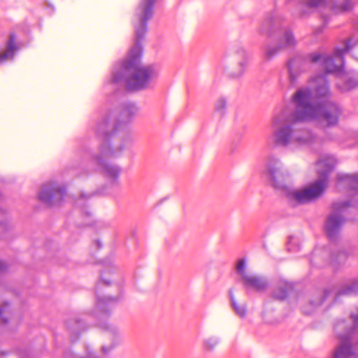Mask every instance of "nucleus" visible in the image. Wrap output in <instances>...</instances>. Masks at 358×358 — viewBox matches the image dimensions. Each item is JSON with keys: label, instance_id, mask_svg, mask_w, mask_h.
Segmentation results:
<instances>
[{"label": "nucleus", "instance_id": "obj_1", "mask_svg": "<svg viewBox=\"0 0 358 358\" xmlns=\"http://www.w3.org/2000/svg\"><path fill=\"white\" fill-rule=\"evenodd\" d=\"M155 2L156 0L139 2L135 10L138 24L135 27L134 45L122 61L120 69L112 74L111 82L115 84L124 83L129 91L138 92L149 88L159 74L155 64L141 65L142 42L148 31V23L154 16Z\"/></svg>", "mask_w": 358, "mask_h": 358}, {"label": "nucleus", "instance_id": "obj_2", "mask_svg": "<svg viewBox=\"0 0 358 358\" xmlns=\"http://www.w3.org/2000/svg\"><path fill=\"white\" fill-rule=\"evenodd\" d=\"M264 174L275 189H281L285 192V196L292 205L311 203L321 197L327 189L322 185L320 180H315L309 186L299 190L289 188L287 185V179L289 177L287 171L282 169V164L278 159L273 158L268 159Z\"/></svg>", "mask_w": 358, "mask_h": 358}, {"label": "nucleus", "instance_id": "obj_3", "mask_svg": "<svg viewBox=\"0 0 358 358\" xmlns=\"http://www.w3.org/2000/svg\"><path fill=\"white\" fill-rule=\"evenodd\" d=\"M310 95L308 90H297L293 95L296 118L306 122L317 120L324 128L336 127L343 113L342 108L332 101L310 102Z\"/></svg>", "mask_w": 358, "mask_h": 358}, {"label": "nucleus", "instance_id": "obj_4", "mask_svg": "<svg viewBox=\"0 0 358 358\" xmlns=\"http://www.w3.org/2000/svg\"><path fill=\"white\" fill-rule=\"evenodd\" d=\"M353 46L352 38H348L344 41V47H336L331 55L313 52L310 53L307 58L299 55L294 57L287 62L291 84L296 83L298 74L306 71L309 63L320 64L327 73H342L345 66L344 56Z\"/></svg>", "mask_w": 358, "mask_h": 358}, {"label": "nucleus", "instance_id": "obj_5", "mask_svg": "<svg viewBox=\"0 0 358 358\" xmlns=\"http://www.w3.org/2000/svg\"><path fill=\"white\" fill-rule=\"evenodd\" d=\"M305 120L296 118V109L289 115L286 123L280 125L274 132V142L277 145L286 147L291 143L307 145L315 138L313 132L303 127Z\"/></svg>", "mask_w": 358, "mask_h": 358}, {"label": "nucleus", "instance_id": "obj_6", "mask_svg": "<svg viewBox=\"0 0 358 358\" xmlns=\"http://www.w3.org/2000/svg\"><path fill=\"white\" fill-rule=\"evenodd\" d=\"M137 111L138 108L135 103L132 102L122 103L117 118H113L112 113L110 112L97 124L96 132L98 137L104 138L108 142L122 124L131 122Z\"/></svg>", "mask_w": 358, "mask_h": 358}, {"label": "nucleus", "instance_id": "obj_7", "mask_svg": "<svg viewBox=\"0 0 358 358\" xmlns=\"http://www.w3.org/2000/svg\"><path fill=\"white\" fill-rule=\"evenodd\" d=\"M283 24V17L276 11H273L266 14L259 31L262 35L268 38H273L282 31V34L278 37V43L283 49L293 47L296 44L294 32L289 27L284 28Z\"/></svg>", "mask_w": 358, "mask_h": 358}, {"label": "nucleus", "instance_id": "obj_8", "mask_svg": "<svg viewBox=\"0 0 358 358\" xmlns=\"http://www.w3.org/2000/svg\"><path fill=\"white\" fill-rule=\"evenodd\" d=\"M100 139L99 153L93 155L90 151H87V153L92 162L100 168L103 173L113 182H116L119 179L122 169L117 165L107 163L106 159L108 158L116 157L117 155L116 151L111 147L110 140L107 142L104 138Z\"/></svg>", "mask_w": 358, "mask_h": 358}, {"label": "nucleus", "instance_id": "obj_9", "mask_svg": "<svg viewBox=\"0 0 358 358\" xmlns=\"http://www.w3.org/2000/svg\"><path fill=\"white\" fill-rule=\"evenodd\" d=\"M117 288V294L110 295V292L106 296H100L99 294V284L95 287V294L96 298V307L97 314L96 317L98 319H107L111 315V309L113 305L120 301L123 296V285L122 282L115 283Z\"/></svg>", "mask_w": 358, "mask_h": 358}, {"label": "nucleus", "instance_id": "obj_10", "mask_svg": "<svg viewBox=\"0 0 358 358\" xmlns=\"http://www.w3.org/2000/svg\"><path fill=\"white\" fill-rule=\"evenodd\" d=\"M66 194V188L64 186L50 182L42 186L38 197L41 201L51 207L62 203Z\"/></svg>", "mask_w": 358, "mask_h": 358}, {"label": "nucleus", "instance_id": "obj_11", "mask_svg": "<svg viewBox=\"0 0 358 358\" xmlns=\"http://www.w3.org/2000/svg\"><path fill=\"white\" fill-rule=\"evenodd\" d=\"M244 289L247 291H255L263 292L269 287V281L266 276L261 275L248 274L239 281Z\"/></svg>", "mask_w": 358, "mask_h": 358}, {"label": "nucleus", "instance_id": "obj_12", "mask_svg": "<svg viewBox=\"0 0 358 358\" xmlns=\"http://www.w3.org/2000/svg\"><path fill=\"white\" fill-rule=\"evenodd\" d=\"M345 222V218L336 213L328 215L324 224V231L331 241L337 240L341 227Z\"/></svg>", "mask_w": 358, "mask_h": 358}, {"label": "nucleus", "instance_id": "obj_13", "mask_svg": "<svg viewBox=\"0 0 358 358\" xmlns=\"http://www.w3.org/2000/svg\"><path fill=\"white\" fill-rule=\"evenodd\" d=\"M66 327L71 335L72 342L79 340L80 334L87 329L85 322L78 315H74L66 321Z\"/></svg>", "mask_w": 358, "mask_h": 358}, {"label": "nucleus", "instance_id": "obj_14", "mask_svg": "<svg viewBox=\"0 0 358 358\" xmlns=\"http://www.w3.org/2000/svg\"><path fill=\"white\" fill-rule=\"evenodd\" d=\"M300 90H308L310 92V101L313 99L318 100L319 102L327 101V100L330 96L329 85L327 80L323 78H320L313 90L308 87Z\"/></svg>", "mask_w": 358, "mask_h": 358}, {"label": "nucleus", "instance_id": "obj_15", "mask_svg": "<svg viewBox=\"0 0 358 358\" xmlns=\"http://www.w3.org/2000/svg\"><path fill=\"white\" fill-rule=\"evenodd\" d=\"M294 289V284L287 280H280L273 288L271 296L275 300H286Z\"/></svg>", "mask_w": 358, "mask_h": 358}, {"label": "nucleus", "instance_id": "obj_16", "mask_svg": "<svg viewBox=\"0 0 358 358\" xmlns=\"http://www.w3.org/2000/svg\"><path fill=\"white\" fill-rule=\"evenodd\" d=\"M329 5L327 0H300L298 9L301 17L309 16L315 9L326 8Z\"/></svg>", "mask_w": 358, "mask_h": 358}, {"label": "nucleus", "instance_id": "obj_17", "mask_svg": "<svg viewBox=\"0 0 358 358\" xmlns=\"http://www.w3.org/2000/svg\"><path fill=\"white\" fill-rule=\"evenodd\" d=\"M318 164H322L323 169L317 171L318 178L316 180H320L322 185L327 188L329 175L336 166V159L333 157H327L319 161Z\"/></svg>", "mask_w": 358, "mask_h": 358}, {"label": "nucleus", "instance_id": "obj_18", "mask_svg": "<svg viewBox=\"0 0 358 358\" xmlns=\"http://www.w3.org/2000/svg\"><path fill=\"white\" fill-rule=\"evenodd\" d=\"M336 180L338 185L358 194V173L352 174L338 173Z\"/></svg>", "mask_w": 358, "mask_h": 358}, {"label": "nucleus", "instance_id": "obj_19", "mask_svg": "<svg viewBox=\"0 0 358 358\" xmlns=\"http://www.w3.org/2000/svg\"><path fill=\"white\" fill-rule=\"evenodd\" d=\"M16 34L10 33L8 40L6 42V50L0 52V64L6 62L8 59H13L15 52L19 50V47L16 42Z\"/></svg>", "mask_w": 358, "mask_h": 358}, {"label": "nucleus", "instance_id": "obj_20", "mask_svg": "<svg viewBox=\"0 0 358 358\" xmlns=\"http://www.w3.org/2000/svg\"><path fill=\"white\" fill-rule=\"evenodd\" d=\"M331 294L329 289H325L322 293L320 291H317L314 297L309 301L310 309H307L305 306L302 307V312L305 315L310 314L313 310L317 307L321 306Z\"/></svg>", "mask_w": 358, "mask_h": 358}, {"label": "nucleus", "instance_id": "obj_21", "mask_svg": "<svg viewBox=\"0 0 358 358\" xmlns=\"http://www.w3.org/2000/svg\"><path fill=\"white\" fill-rule=\"evenodd\" d=\"M236 53L241 58V61L238 62V70L231 73L233 78H238L243 74L248 59V53L243 47H238Z\"/></svg>", "mask_w": 358, "mask_h": 358}, {"label": "nucleus", "instance_id": "obj_22", "mask_svg": "<svg viewBox=\"0 0 358 358\" xmlns=\"http://www.w3.org/2000/svg\"><path fill=\"white\" fill-rule=\"evenodd\" d=\"M338 88L342 92H349L358 87V73L346 76L341 83L337 84Z\"/></svg>", "mask_w": 358, "mask_h": 358}, {"label": "nucleus", "instance_id": "obj_23", "mask_svg": "<svg viewBox=\"0 0 358 358\" xmlns=\"http://www.w3.org/2000/svg\"><path fill=\"white\" fill-rule=\"evenodd\" d=\"M354 7L352 0H333L330 10L335 13H344L352 10Z\"/></svg>", "mask_w": 358, "mask_h": 358}, {"label": "nucleus", "instance_id": "obj_24", "mask_svg": "<svg viewBox=\"0 0 358 358\" xmlns=\"http://www.w3.org/2000/svg\"><path fill=\"white\" fill-rule=\"evenodd\" d=\"M358 294V280H353L350 283L344 285L336 294L335 301L341 296H352Z\"/></svg>", "mask_w": 358, "mask_h": 358}, {"label": "nucleus", "instance_id": "obj_25", "mask_svg": "<svg viewBox=\"0 0 358 358\" xmlns=\"http://www.w3.org/2000/svg\"><path fill=\"white\" fill-rule=\"evenodd\" d=\"M229 296L231 300V305L235 313L241 318L245 317L247 313L246 305L245 303L238 304L236 301L231 289L229 290Z\"/></svg>", "mask_w": 358, "mask_h": 358}, {"label": "nucleus", "instance_id": "obj_26", "mask_svg": "<svg viewBox=\"0 0 358 358\" xmlns=\"http://www.w3.org/2000/svg\"><path fill=\"white\" fill-rule=\"evenodd\" d=\"M282 49L278 43L274 46L266 45L264 47V57L266 60H271Z\"/></svg>", "mask_w": 358, "mask_h": 358}, {"label": "nucleus", "instance_id": "obj_27", "mask_svg": "<svg viewBox=\"0 0 358 358\" xmlns=\"http://www.w3.org/2000/svg\"><path fill=\"white\" fill-rule=\"evenodd\" d=\"M348 207H354L358 208V201L355 200H347L344 201L335 202L332 208L336 212H341Z\"/></svg>", "mask_w": 358, "mask_h": 358}, {"label": "nucleus", "instance_id": "obj_28", "mask_svg": "<svg viewBox=\"0 0 358 358\" xmlns=\"http://www.w3.org/2000/svg\"><path fill=\"white\" fill-rule=\"evenodd\" d=\"M313 136L315 138V140L311 143H307L308 146H313L315 145H322V143L327 141H335L337 140V136L331 133L326 132L324 137H319L313 133Z\"/></svg>", "mask_w": 358, "mask_h": 358}, {"label": "nucleus", "instance_id": "obj_29", "mask_svg": "<svg viewBox=\"0 0 358 358\" xmlns=\"http://www.w3.org/2000/svg\"><path fill=\"white\" fill-rule=\"evenodd\" d=\"M246 262L244 259H239L236 264V272L239 276L238 282L243 278V276H246L249 274L246 270Z\"/></svg>", "mask_w": 358, "mask_h": 358}, {"label": "nucleus", "instance_id": "obj_30", "mask_svg": "<svg viewBox=\"0 0 358 358\" xmlns=\"http://www.w3.org/2000/svg\"><path fill=\"white\" fill-rule=\"evenodd\" d=\"M227 101L224 97H220L217 100L215 104V110L222 117L226 111Z\"/></svg>", "mask_w": 358, "mask_h": 358}, {"label": "nucleus", "instance_id": "obj_31", "mask_svg": "<svg viewBox=\"0 0 358 358\" xmlns=\"http://www.w3.org/2000/svg\"><path fill=\"white\" fill-rule=\"evenodd\" d=\"M9 308V303L6 302L3 305L0 304V327L8 323L7 312Z\"/></svg>", "mask_w": 358, "mask_h": 358}, {"label": "nucleus", "instance_id": "obj_32", "mask_svg": "<svg viewBox=\"0 0 358 358\" xmlns=\"http://www.w3.org/2000/svg\"><path fill=\"white\" fill-rule=\"evenodd\" d=\"M8 215L6 210L0 208V230L6 231L8 230Z\"/></svg>", "mask_w": 358, "mask_h": 358}, {"label": "nucleus", "instance_id": "obj_33", "mask_svg": "<svg viewBox=\"0 0 358 358\" xmlns=\"http://www.w3.org/2000/svg\"><path fill=\"white\" fill-rule=\"evenodd\" d=\"M321 19L322 20V24L315 29L314 34L315 35L320 34L323 31L324 29L327 26L328 23L330 22L331 17L329 15L322 14L321 15Z\"/></svg>", "mask_w": 358, "mask_h": 358}, {"label": "nucleus", "instance_id": "obj_34", "mask_svg": "<svg viewBox=\"0 0 358 358\" xmlns=\"http://www.w3.org/2000/svg\"><path fill=\"white\" fill-rule=\"evenodd\" d=\"M220 341L216 337H210L203 341V347L206 350H213L218 345Z\"/></svg>", "mask_w": 358, "mask_h": 358}, {"label": "nucleus", "instance_id": "obj_35", "mask_svg": "<svg viewBox=\"0 0 358 358\" xmlns=\"http://www.w3.org/2000/svg\"><path fill=\"white\" fill-rule=\"evenodd\" d=\"M99 325L106 331L111 333L113 336H116L118 334V329L114 325H112L106 322H99Z\"/></svg>", "mask_w": 358, "mask_h": 358}, {"label": "nucleus", "instance_id": "obj_36", "mask_svg": "<svg viewBox=\"0 0 358 358\" xmlns=\"http://www.w3.org/2000/svg\"><path fill=\"white\" fill-rule=\"evenodd\" d=\"M112 280H114V278H112V280L106 279L103 275V273H101V275H100V281L101 282H98L97 284H99V286L101 285V284H102V285H104L106 287H109V286L112 285L113 287H114L115 288L116 290H117V288L115 286V283L122 282V285H124V281L122 280H121L120 281H117V282H112Z\"/></svg>", "mask_w": 358, "mask_h": 358}, {"label": "nucleus", "instance_id": "obj_37", "mask_svg": "<svg viewBox=\"0 0 358 358\" xmlns=\"http://www.w3.org/2000/svg\"><path fill=\"white\" fill-rule=\"evenodd\" d=\"M9 268V265L4 261L0 259V273L6 272Z\"/></svg>", "mask_w": 358, "mask_h": 358}, {"label": "nucleus", "instance_id": "obj_38", "mask_svg": "<svg viewBox=\"0 0 358 358\" xmlns=\"http://www.w3.org/2000/svg\"><path fill=\"white\" fill-rule=\"evenodd\" d=\"M113 348V345H110V347L102 346L101 351L104 354H108Z\"/></svg>", "mask_w": 358, "mask_h": 358}, {"label": "nucleus", "instance_id": "obj_39", "mask_svg": "<svg viewBox=\"0 0 358 358\" xmlns=\"http://www.w3.org/2000/svg\"><path fill=\"white\" fill-rule=\"evenodd\" d=\"M353 23L355 24V26H356L357 27H358V16L356 17L354 20H353Z\"/></svg>", "mask_w": 358, "mask_h": 358}, {"label": "nucleus", "instance_id": "obj_40", "mask_svg": "<svg viewBox=\"0 0 358 358\" xmlns=\"http://www.w3.org/2000/svg\"><path fill=\"white\" fill-rule=\"evenodd\" d=\"M95 243H96V246H97V248H98V249H100V248H101V242H100L99 240H96V241H95Z\"/></svg>", "mask_w": 358, "mask_h": 358}, {"label": "nucleus", "instance_id": "obj_41", "mask_svg": "<svg viewBox=\"0 0 358 358\" xmlns=\"http://www.w3.org/2000/svg\"><path fill=\"white\" fill-rule=\"evenodd\" d=\"M124 149V145H121L120 147H119V152H122Z\"/></svg>", "mask_w": 358, "mask_h": 358}, {"label": "nucleus", "instance_id": "obj_42", "mask_svg": "<svg viewBox=\"0 0 358 358\" xmlns=\"http://www.w3.org/2000/svg\"><path fill=\"white\" fill-rule=\"evenodd\" d=\"M81 196H82L83 198H85V196L84 194H82V195H81Z\"/></svg>", "mask_w": 358, "mask_h": 358}, {"label": "nucleus", "instance_id": "obj_43", "mask_svg": "<svg viewBox=\"0 0 358 358\" xmlns=\"http://www.w3.org/2000/svg\"><path fill=\"white\" fill-rule=\"evenodd\" d=\"M0 355H5L4 352H0Z\"/></svg>", "mask_w": 358, "mask_h": 358}]
</instances>
